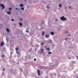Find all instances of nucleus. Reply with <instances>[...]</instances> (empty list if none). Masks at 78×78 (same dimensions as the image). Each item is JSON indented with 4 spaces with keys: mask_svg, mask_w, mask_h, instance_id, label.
Wrapping results in <instances>:
<instances>
[{
    "mask_svg": "<svg viewBox=\"0 0 78 78\" xmlns=\"http://www.w3.org/2000/svg\"><path fill=\"white\" fill-rule=\"evenodd\" d=\"M60 19L61 20H62V21H64V20L66 21L67 20L66 18L64 17V16L60 17Z\"/></svg>",
    "mask_w": 78,
    "mask_h": 78,
    "instance_id": "obj_1",
    "label": "nucleus"
},
{
    "mask_svg": "<svg viewBox=\"0 0 78 78\" xmlns=\"http://www.w3.org/2000/svg\"><path fill=\"white\" fill-rule=\"evenodd\" d=\"M18 50H19L18 48H16V53L17 54H18L19 56H20V55H21V54H20V52H19V51H18Z\"/></svg>",
    "mask_w": 78,
    "mask_h": 78,
    "instance_id": "obj_2",
    "label": "nucleus"
},
{
    "mask_svg": "<svg viewBox=\"0 0 78 78\" xmlns=\"http://www.w3.org/2000/svg\"><path fill=\"white\" fill-rule=\"evenodd\" d=\"M37 72L38 73V75H41V73H41V71L39 69H37Z\"/></svg>",
    "mask_w": 78,
    "mask_h": 78,
    "instance_id": "obj_3",
    "label": "nucleus"
},
{
    "mask_svg": "<svg viewBox=\"0 0 78 78\" xmlns=\"http://www.w3.org/2000/svg\"><path fill=\"white\" fill-rule=\"evenodd\" d=\"M44 49H41V54H43V53H44Z\"/></svg>",
    "mask_w": 78,
    "mask_h": 78,
    "instance_id": "obj_4",
    "label": "nucleus"
},
{
    "mask_svg": "<svg viewBox=\"0 0 78 78\" xmlns=\"http://www.w3.org/2000/svg\"><path fill=\"white\" fill-rule=\"evenodd\" d=\"M1 6H2V8L3 9H5V7L4 6V5L3 4H2Z\"/></svg>",
    "mask_w": 78,
    "mask_h": 78,
    "instance_id": "obj_5",
    "label": "nucleus"
},
{
    "mask_svg": "<svg viewBox=\"0 0 78 78\" xmlns=\"http://www.w3.org/2000/svg\"><path fill=\"white\" fill-rule=\"evenodd\" d=\"M4 44V42H3V41H2L1 44L0 45L2 47L3 46V45Z\"/></svg>",
    "mask_w": 78,
    "mask_h": 78,
    "instance_id": "obj_6",
    "label": "nucleus"
},
{
    "mask_svg": "<svg viewBox=\"0 0 78 78\" xmlns=\"http://www.w3.org/2000/svg\"><path fill=\"white\" fill-rule=\"evenodd\" d=\"M47 42L48 43H51V40H49L47 41Z\"/></svg>",
    "mask_w": 78,
    "mask_h": 78,
    "instance_id": "obj_7",
    "label": "nucleus"
},
{
    "mask_svg": "<svg viewBox=\"0 0 78 78\" xmlns=\"http://www.w3.org/2000/svg\"><path fill=\"white\" fill-rule=\"evenodd\" d=\"M24 6V5L22 4H20V5H19L20 7H22Z\"/></svg>",
    "mask_w": 78,
    "mask_h": 78,
    "instance_id": "obj_8",
    "label": "nucleus"
},
{
    "mask_svg": "<svg viewBox=\"0 0 78 78\" xmlns=\"http://www.w3.org/2000/svg\"><path fill=\"white\" fill-rule=\"evenodd\" d=\"M45 36L46 38H48V37H49V35L46 34Z\"/></svg>",
    "mask_w": 78,
    "mask_h": 78,
    "instance_id": "obj_9",
    "label": "nucleus"
},
{
    "mask_svg": "<svg viewBox=\"0 0 78 78\" xmlns=\"http://www.w3.org/2000/svg\"><path fill=\"white\" fill-rule=\"evenodd\" d=\"M6 31H7L8 33H9V30L8 29V28H7L6 29Z\"/></svg>",
    "mask_w": 78,
    "mask_h": 78,
    "instance_id": "obj_10",
    "label": "nucleus"
},
{
    "mask_svg": "<svg viewBox=\"0 0 78 78\" xmlns=\"http://www.w3.org/2000/svg\"><path fill=\"white\" fill-rule=\"evenodd\" d=\"M51 35H54V32H51Z\"/></svg>",
    "mask_w": 78,
    "mask_h": 78,
    "instance_id": "obj_11",
    "label": "nucleus"
},
{
    "mask_svg": "<svg viewBox=\"0 0 78 78\" xmlns=\"http://www.w3.org/2000/svg\"><path fill=\"white\" fill-rule=\"evenodd\" d=\"M44 33H45V32L44 31H42V36H44Z\"/></svg>",
    "mask_w": 78,
    "mask_h": 78,
    "instance_id": "obj_12",
    "label": "nucleus"
},
{
    "mask_svg": "<svg viewBox=\"0 0 78 78\" xmlns=\"http://www.w3.org/2000/svg\"><path fill=\"white\" fill-rule=\"evenodd\" d=\"M7 14H11V12H7Z\"/></svg>",
    "mask_w": 78,
    "mask_h": 78,
    "instance_id": "obj_13",
    "label": "nucleus"
},
{
    "mask_svg": "<svg viewBox=\"0 0 78 78\" xmlns=\"http://www.w3.org/2000/svg\"><path fill=\"white\" fill-rule=\"evenodd\" d=\"M59 7L60 8H61V7H62V5H61V4H59Z\"/></svg>",
    "mask_w": 78,
    "mask_h": 78,
    "instance_id": "obj_14",
    "label": "nucleus"
},
{
    "mask_svg": "<svg viewBox=\"0 0 78 78\" xmlns=\"http://www.w3.org/2000/svg\"><path fill=\"white\" fill-rule=\"evenodd\" d=\"M19 24L20 25V26H22V23H20Z\"/></svg>",
    "mask_w": 78,
    "mask_h": 78,
    "instance_id": "obj_15",
    "label": "nucleus"
},
{
    "mask_svg": "<svg viewBox=\"0 0 78 78\" xmlns=\"http://www.w3.org/2000/svg\"><path fill=\"white\" fill-rule=\"evenodd\" d=\"M73 62V63L74 64H75V62L74 61H72L71 62Z\"/></svg>",
    "mask_w": 78,
    "mask_h": 78,
    "instance_id": "obj_16",
    "label": "nucleus"
},
{
    "mask_svg": "<svg viewBox=\"0 0 78 78\" xmlns=\"http://www.w3.org/2000/svg\"><path fill=\"white\" fill-rule=\"evenodd\" d=\"M46 7H47V8H48V9L50 8V7H48V6H47Z\"/></svg>",
    "mask_w": 78,
    "mask_h": 78,
    "instance_id": "obj_17",
    "label": "nucleus"
},
{
    "mask_svg": "<svg viewBox=\"0 0 78 78\" xmlns=\"http://www.w3.org/2000/svg\"><path fill=\"white\" fill-rule=\"evenodd\" d=\"M21 10H23L24 9V8L23 7H22L21 8Z\"/></svg>",
    "mask_w": 78,
    "mask_h": 78,
    "instance_id": "obj_18",
    "label": "nucleus"
},
{
    "mask_svg": "<svg viewBox=\"0 0 78 78\" xmlns=\"http://www.w3.org/2000/svg\"><path fill=\"white\" fill-rule=\"evenodd\" d=\"M47 50H48V51L50 50V48H48L47 49H46Z\"/></svg>",
    "mask_w": 78,
    "mask_h": 78,
    "instance_id": "obj_19",
    "label": "nucleus"
},
{
    "mask_svg": "<svg viewBox=\"0 0 78 78\" xmlns=\"http://www.w3.org/2000/svg\"><path fill=\"white\" fill-rule=\"evenodd\" d=\"M48 54H49V55H51V52H48Z\"/></svg>",
    "mask_w": 78,
    "mask_h": 78,
    "instance_id": "obj_20",
    "label": "nucleus"
},
{
    "mask_svg": "<svg viewBox=\"0 0 78 78\" xmlns=\"http://www.w3.org/2000/svg\"><path fill=\"white\" fill-rule=\"evenodd\" d=\"M44 43H41V45H44Z\"/></svg>",
    "mask_w": 78,
    "mask_h": 78,
    "instance_id": "obj_21",
    "label": "nucleus"
},
{
    "mask_svg": "<svg viewBox=\"0 0 78 78\" xmlns=\"http://www.w3.org/2000/svg\"><path fill=\"white\" fill-rule=\"evenodd\" d=\"M4 56H5L4 55H2V58H3V57H4Z\"/></svg>",
    "mask_w": 78,
    "mask_h": 78,
    "instance_id": "obj_22",
    "label": "nucleus"
},
{
    "mask_svg": "<svg viewBox=\"0 0 78 78\" xmlns=\"http://www.w3.org/2000/svg\"><path fill=\"white\" fill-rule=\"evenodd\" d=\"M66 32H65V33H66V34L68 33V31L66 30Z\"/></svg>",
    "mask_w": 78,
    "mask_h": 78,
    "instance_id": "obj_23",
    "label": "nucleus"
},
{
    "mask_svg": "<svg viewBox=\"0 0 78 78\" xmlns=\"http://www.w3.org/2000/svg\"><path fill=\"white\" fill-rule=\"evenodd\" d=\"M11 9H12V8H9V10H11Z\"/></svg>",
    "mask_w": 78,
    "mask_h": 78,
    "instance_id": "obj_24",
    "label": "nucleus"
},
{
    "mask_svg": "<svg viewBox=\"0 0 78 78\" xmlns=\"http://www.w3.org/2000/svg\"><path fill=\"white\" fill-rule=\"evenodd\" d=\"M20 20H23V19L22 18H20Z\"/></svg>",
    "mask_w": 78,
    "mask_h": 78,
    "instance_id": "obj_25",
    "label": "nucleus"
},
{
    "mask_svg": "<svg viewBox=\"0 0 78 78\" xmlns=\"http://www.w3.org/2000/svg\"><path fill=\"white\" fill-rule=\"evenodd\" d=\"M67 39H68V38H66L65 39V41H67Z\"/></svg>",
    "mask_w": 78,
    "mask_h": 78,
    "instance_id": "obj_26",
    "label": "nucleus"
},
{
    "mask_svg": "<svg viewBox=\"0 0 78 78\" xmlns=\"http://www.w3.org/2000/svg\"><path fill=\"white\" fill-rule=\"evenodd\" d=\"M12 21L13 22H14V19H12Z\"/></svg>",
    "mask_w": 78,
    "mask_h": 78,
    "instance_id": "obj_27",
    "label": "nucleus"
},
{
    "mask_svg": "<svg viewBox=\"0 0 78 78\" xmlns=\"http://www.w3.org/2000/svg\"><path fill=\"white\" fill-rule=\"evenodd\" d=\"M26 32H27V33H29V31L28 30H27Z\"/></svg>",
    "mask_w": 78,
    "mask_h": 78,
    "instance_id": "obj_28",
    "label": "nucleus"
},
{
    "mask_svg": "<svg viewBox=\"0 0 78 78\" xmlns=\"http://www.w3.org/2000/svg\"><path fill=\"white\" fill-rule=\"evenodd\" d=\"M34 61H36V58H34Z\"/></svg>",
    "mask_w": 78,
    "mask_h": 78,
    "instance_id": "obj_29",
    "label": "nucleus"
},
{
    "mask_svg": "<svg viewBox=\"0 0 78 78\" xmlns=\"http://www.w3.org/2000/svg\"><path fill=\"white\" fill-rule=\"evenodd\" d=\"M72 7V6H69V8H70H70H71V7Z\"/></svg>",
    "mask_w": 78,
    "mask_h": 78,
    "instance_id": "obj_30",
    "label": "nucleus"
},
{
    "mask_svg": "<svg viewBox=\"0 0 78 78\" xmlns=\"http://www.w3.org/2000/svg\"><path fill=\"white\" fill-rule=\"evenodd\" d=\"M5 68H4V69H3V71H5Z\"/></svg>",
    "mask_w": 78,
    "mask_h": 78,
    "instance_id": "obj_31",
    "label": "nucleus"
},
{
    "mask_svg": "<svg viewBox=\"0 0 78 78\" xmlns=\"http://www.w3.org/2000/svg\"><path fill=\"white\" fill-rule=\"evenodd\" d=\"M76 58H77V59H78V56H77Z\"/></svg>",
    "mask_w": 78,
    "mask_h": 78,
    "instance_id": "obj_32",
    "label": "nucleus"
},
{
    "mask_svg": "<svg viewBox=\"0 0 78 78\" xmlns=\"http://www.w3.org/2000/svg\"><path fill=\"white\" fill-rule=\"evenodd\" d=\"M16 10H17V8H16Z\"/></svg>",
    "mask_w": 78,
    "mask_h": 78,
    "instance_id": "obj_33",
    "label": "nucleus"
},
{
    "mask_svg": "<svg viewBox=\"0 0 78 78\" xmlns=\"http://www.w3.org/2000/svg\"><path fill=\"white\" fill-rule=\"evenodd\" d=\"M68 36H70V34H69L68 35Z\"/></svg>",
    "mask_w": 78,
    "mask_h": 78,
    "instance_id": "obj_34",
    "label": "nucleus"
},
{
    "mask_svg": "<svg viewBox=\"0 0 78 78\" xmlns=\"http://www.w3.org/2000/svg\"><path fill=\"white\" fill-rule=\"evenodd\" d=\"M76 78H78V76H76Z\"/></svg>",
    "mask_w": 78,
    "mask_h": 78,
    "instance_id": "obj_35",
    "label": "nucleus"
},
{
    "mask_svg": "<svg viewBox=\"0 0 78 78\" xmlns=\"http://www.w3.org/2000/svg\"><path fill=\"white\" fill-rule=\"evenodd\" d=\"M65 9H67V7H65Z\"/></svg>",
    "mask_w": 78,
    "mask_h": 78,
    "instance_id": "obj_36",
    "label": "nucleus"
},
{
    "mask_svg": "<svg viewBox=\"0 0 78 78\" xmlns=\"http://www.w3.org/2000/svg\"><path fill=\"white\" fill-rule=\"evenodd\" d=\"M68 58H69V59H70V57H69Z\"/></svg>",
    "mask_w": 78,
    "mask_h": 78,
    "instance_id": "obj_37",
    "label": "nucleus"
},
{
    "mask_svg": "<svg viewBox=\"0 0 78 78\" xmlns=\"http://www.w3.org/2000/svg\"><path fill=\"white\" fill-rule=\"evenodd\" d=\"M14 25H16V24H14Z\"/></svg>",
    "mask_w": 78,
    "mask_h": 78,
    "instance_id": "obj_38",
    "label": "nucleus"
},
{
    "mask_svg": "<svg viewBox=\"0 0 78 78\" xmlns=\"http://www.w3.org/2000/svg\"><path fill=\"white\" fill-rule=\"evenodd\" d=\"M1 6V5L0 4V6Z\"/></svg>",
    "mask_w": 78,
    "mask_h": 78,
    "instance_id": "obj_39",
    "label": "nucleus"
},
{
    "mask_svg": "<svg viewBox=\"0 0 78 78\" xmlns=\"http://www.w3.org/2000/svg\"><path fill=\"white\" fill-rule=\"evenodd\" d=\"M70 38L69 39V40H70Z\"/></svg>",
    "mask_w": 78,
    "mask_h": 78,
    "instance_id": "obj_40",
    "label": "nucleus"
}]
</instances>
